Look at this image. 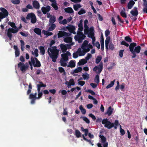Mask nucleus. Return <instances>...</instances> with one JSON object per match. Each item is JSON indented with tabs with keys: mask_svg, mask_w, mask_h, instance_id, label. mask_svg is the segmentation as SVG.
I'll use <instances>...</instances> for the list:
<instances>
[{
	"mask_svg": "<svg viewBox=\"0 0 147 147\" xmlns=\"http://www.w3.org/2000/svg\"><path fill=\"white\" fill-rule=\"evenodd\" d=\"M59 50L57 49L56 46L52 47L51 48H48L47 52L53 62H56L59 55Z\"/></svg>",
	"mask_w": 147,
	"mask_h": 147,
	"instance_id": "f257e3e1",
	"label": "nucleus"
},
{
	"mask_svg": "<svg viewBox=\"0 0 147 147\" xmlns=\"http://www.w3.org/2000/svg\"><path fill=\"white\" fill-rule=\"evenodd\" d=\"M102 124L105 125V127L109 129H110L113 127L115 129H116L117 128V126L119 125L118 120H115L113 123H111L107 118L103 119L102 121Z\"/></svg>",
	"mask_w": 147,
	"mask_h": 147,
	"instance_id": "f03ea898",
	"label": "nucleus"
},
{
	"mask_svg": "<svg viewBox=\"0 0 147 147\" xmlns=\"http://www.w3.org/2000/svg\"><path fill=\"white\" fill-rule=\"evenodd\" d=\"M8 24L13 28H9L7 30V34L9 40H11L12 37V33L15 34L17 33L18 30L19 28L16 26L14 23L9 22Z\"/></svg>",
	"mask_w": 147,
	"mask_h": 147,
	"instance_id": "7ed1b4c3",
	"label": "nucleus"
},
{
	"mask_svg": "<svg viewBox=\"0 0 147 147\" xmlns=\"http://www.w3.org/2000/svg\"><path fill=\"white\" fill-rule=\"evenodd\" d=\"M77 35L74 36L75 40L79 43H81L86 36L83 34V32L80 31H77Z\"/></svg>",
	"mask_w": 147,
	"mask_h": 147,
	"instance_id": "20e7f679",
	"label": "nucleus"
},
{
	"mask_svg": "<svg viewBox=\"0 0 147 147\" xmlns=\"http://www.w3.org/2000/svg\"><path fill=\"white\" fill-rule=\"evenodd\" d=\"M0 10L1 12H0V22L2 19L7 17L9 14L7 9L3 7H1Z\"/></svg>",
	"mask_w": 147,
	"mask_h": 147,
	"instance_id": "39448f33",
	"label": "nucleus"
},
{
	"mask_svg": "<svg viewBox=\"0 0 147 147\" xmlns=\"http://www.w3.org/2000/svg\"><path fill=\"white\" fill-rule=\"evenodd\" d=\"M103 69V63L102 62H100L98 65L96 66L93 68V70L96 72V73L100 74L102 71Z\"/></svg>",
	"mask_w": 147,
	"mask_h": 147,
	"instance_id": "423d86ee",
	"label": "nucleus"
},
{
	"mask_svg": "<svg viewBox=\"0 0 147 147\" xmlns=\"http://www.w3.org/2000/svg\"><path fill=\"white\" fill-rule=\"evenodd\" d=\"M18 67L23 72H24L28 69V64L25 65L24 63L20 62L18 64Z\"/></svg>",
	"mask_w": 147,
	"mask_h": 147,
	"instance_id": "0eeeda50",
	"label": "nucleus"
},
{
	"mask_svg": "<svg viewBox=\"0 0 147 147\" xmlns=\"http://www.w3.org/2000/svg\"><path fill=\"white\" fill-rule=\"evenodd\" d=\"M81 129L82 131H84V135L86 136L88 134V136L91 138H94V136L93 134H92L88 132V129H84L83 127H81Z\"/></svg>",
	"mask_w": 147,
	"mask_h": 147,
	"instance_id": "6e6552de",
	"label": "nucleus"
},
{
	"mask_svg": "<svg viewBox=\"0 0 147 147\" xmlns=\"http://www.w3.org/2000/svg\"><path fill=\"white\" fill-rule=\"evenodd\" d=\"M70 35V34L64 31H59L58 33V37L59 38L63 36L67 37Z\"/></svg>",
	"mask_w": 147,
	"mask_h": 147,
	"instance_id": "1a4fd4ad",
	"label": "nucleus"
},
{
	"mask_svg": "<svg viewBox=\"0 0 147 147\" xmlns=\"http://www.w3.org/2000/svg\"><path fill=\"white\" fill-rule=\"evenodd\" d=\"M137 45L136 43L133 42L131 43L129 46V50L131 52V53L133 55V57L135 56L134 53V47L136 46Z\"/></svg>",
	"mask_w": 147,
	"mask_h": 147,
	"instance_id": "9d476101",
	"label": "nucleus"
},
{
	"mask_svg": "<svg viewBox=\"0 0 147 147\" xmlns=\"http://www.w3.org/2000/svg\"><path fill=\"white\" fill-rule=\"evenodd\" d=\"M66 28L69 30L70 33L74 34H76V32L75 31V30L76 29L75 26L70 25L69 26H66Z\"/></svg>",
	"mask_w": 147,
	"mask_h": 147,
	"instance_id": "9b49d317",
	"label": "nucleus"
},
{
	"mask_svg": "<svg viewBox=\"0 0 147 147\" xmlns=\"http://www.w3.org/2000/svg\"><path fill=\"white\" fill-rule=\"evenodd\" d=\"M51 7L49 5H47L46 7H42L41 8V10L43 14H45L47 13L50 11Z\"/></svg>",
	"mask_w": 147,
	"mask_h": 147,
	"instance_id": "f8f14e48",
	"label": "nucleus"
},
{
	"mask_svg": "<svg viewBox=\"0 0 147 147\" xmlns=\"http://www.w3.org/2000/svg\"><path fill=\"white\" fill-rule=\"evenodd\" d=\"M141 49V47L139 46H138L135 47L134 50V53L135 55V56L134 57H133V55L132 56V58H134L136 57V53H139L140 52Z\"/></svg>",
	"mask_w": 147,
	"mask_h": 147,
	"instance_id": "ddd939ff",
	"label": "nucleus"
},
{
	"mask_svg": "<svg viewBox=\"0 0 147 147\" xmlns=\"http://www.w3.org/2000/svg\"><path fill=\"white\" fill-rule=\"evenodd\" d=\"M32 5L34 8L36 9H38L39 8L40 5L38 2L36 0L33 1Z\"/></svg>",
	"mask_w": 147,
	"mask_h": 147,
	"instance_id": "4468645a",
	"label": "nucleus"
},
{
	"mask_svg": "<svg viewBox=\"0 0 147 147\" xmlns=\"http://www.w3.org/2000/svg\"><path fill=\"white\" fill-rule=\"evenodd\" d=\"M40 84H37V90L38 92H41L40 91V88L41 87H46V84H43L42 82H39Z\"/></svg>",
	"mask_w": 147,
	"mask_h": 147,
	"instance_id": "2eb2a0df",
	"label": "nucleus"
},
{
	"mask_svg": "<svg viewBox=\"0 0 147 147\" xmlns=\"http://www.w3.org/2000/svg\"><path fill=\"white\" fill-rule=\"evenodd\" d=\"M113 110V109L110 106L108 107L107 112H105V114H107L109 116H110L112 114Z\"/></svg>",
	"mask_w": 147,
	"mask_h": 147,
	"instance_id": "dca6fc26",
	"label": "nucleus"
},
{
	"mask_svg": "<svg viewBox=\"0 0 147 147\" xmlns=\"http://www.w3.org/2000/svg\"><path fill=\"white\" fill-rule=\"evenodd\" d=\"M34 59L35 60V63L34 65V67H39L41 66V65L40 63V61L38 60L37 58L36 57H35Z\"/></svg>",
	"mask_w": 147,
	"mask_h": 147,
	"instance_id": "f3484780",
	"label": "nucleus"
},
{
	"mask_svg": "<svg viewBox=\"0 0 147 147\" xmlns=\"http://www.w3.org/2000/svg\"><path fill=\"white\" fill-rule=\"evenodd\" d=\"M135 2L132 0H130L127 4V7L129 9H131L134 5Z\"/></svg>",
	"mask_w": 147,
	"mask_h": 147,
	"instance_id": "a211bd4d",
	"label": "nucleus"
},
{
	"mask_svg": "<svg viewBox=\"0 0 147 147\" xmlns=\"http://www.w3.org/2000/svg\"><path fill=\"white\" fill-rule=\"evenodd\" d=\"M59 46L63 53H64L66 52L67 48L65 45L61 44L59 45Z\"/></svg>",
	"mask_w": 147,
	"mask_h": 147,
	"instance_id": "6ab92c4d",
	"label": "nucleus"
},
{
	"mask_svg": "<svg viewBox=\"0 0 147 147\" xmlns=\"http://www.w3.org/2000/svg\"><path fill=\"white\" fill-rule=\"evenodd\" d=\"M56 20V18L55 16H51L49 20V25H50L51 24H54Z\"/></svg>",
	"mask_w": 147,
	"mask_h": 147,
	"instance_id": "aec40b11",
	"label": "nucleus"
},
{
	"mask_svg": "<svg viewBox=\"0 0 147 147\" xmlns=\"http://www.w3.org/2000/svg\"><path fill=\"white\" fill-rule=\"evenodd\" d=\"M38 49L40 50V53L42 55H44L45 53V50L44 47L42 46H40L38 47Z\"/></svg>",
	"mask_w": 147,
	"mask_h": 147,
	"instance_id": "412c9836",
	"label": "nucleus"
},
{
	"mask_svg": "<svg viewBox=\"0 0 147 147\" xmlns=\"http://www.w3.org/2000/svg\"><path fill=\"white\" fill-rule=\"evenodd\" d=\"M143 1L144 3L143 4L144 7L143 9V11L147 13V1L146 0H143Z\"/></svg>",
	"mask_w": 147,
	"mask_h": 147,
	"instance_id": "4be33fe9",
	"label": "nucleus"
},
{
	"mask_svg": "<svg viewBox=\"0 0 147 147\" xmlns=\"http://www.w3.org/2000/svg\"><path fill=\"white\" fill-rule=\"evenodd\" d=\"M76 64L75 62L73 60H71L69 62V64L67 65V67H70L71 68L74 67H75Z\"/></svg>",
	"mask_w": 147,
	"mask_h": 147,
	"instance_id": "5701e85b",
	"label": "nucleus"
},
{
	"mask_svg": "<svg viewBox=\"0 0 147 147\" xmlns=\"http://www.w3.org/2000/svg\"><path fill=\"white\" fill-rule=\"evenodd\" d=\"M64 10L65 12L68 13H71L74 12V11L72 8L68 7L65 8Z\"/></svg>",
	"mask_w": 147,
	"mask_h": 147,
	"instance_id": "b1692460",
	"label": "nucleus"
},
{
	"mask_svg": "<svg viewBox=\"0 0 147 147\" xmlns=\"http://www.w3.org/2000/svg\"><path fill=\"white\" fill-rule=\"evenodd\" d=\"M82 69L81 67H78L76 69L73 71V72L71 73L72 74H73L74 73H77L79 72H80L82 71Z\"/></svg>",
	"mask_w": 147,
	"mask_h": 147,
	"instance_id": "393cba45",
	"label": "nucleus"
},
{
	"mask_svg": "<svg viewBox=\"0 0 147 147\" xmlns=\"http://www.w3.org/2000/svg\"><path fill=\"white\" fill-rule=\"evenodd\" d=\"M34 32L39 35L41 34V29L38 28H35L34 29Z\"/></svg>",
	"mask_w": 147,
	"mask_h": 147,
	"instance_id": "a878e982",
	"label": "nucleus"
},
{
	"mask_svg": "<svg viewBox=\"0 0 147 147\" xmlns=\"http://www.w3.org/2000/svg\"><path fill=\"white\" fill-rule=\"evenodd\" d=\"M110 38L109 36L107 37L105 40V47L106 49H108V46L110 42Z\"/></svg>",
	"mask_w": 147,
	"mask_h": 147,
	"instance_id": "bb28decb",
	"label": "nucleus"
},
{
	"mask_svg": "<svg viewBox=\"0 0 147 147\" xmlns=\"http://www.w3.org/2000/svg\"><path fill=\"white\" fill-rule=\"evenodd\" d=\"M35 15V14L33 13H29L26 16V19L27 20L31 19Z\"/></svg>",
	"mask_w": 147,
	"mask_h": 147,
	"instance_id": "cd10ccee",
	"label": "nucleus"
},
{
	"mask_svg": "<svg viewBox=\"0 0 147 147\" xmlns=\"http://www.w3.org/2000/svg\"><path fill=\"white\" fill-rule=\"evenodd\" d=\"M130 13L134 16H137L138 14V10H131L130 12Z\"/></svg>",
	"mask_w": 147,
	"mask_h": 147,
	"instance_id": "c85d7f7f",
	"label": "nucleus"
},
{
	"mask_svg": "<svg viewBox=\"0 0 147 147\" xmlns=\"http://www.w3.org/2000/svg\"><path fill=\"white\" fill-rule=\"evenodd\" d=\"M87 62L86 60L85 59H82L78 62V65H81L86 64Z\"/></svg>",
	"mask_w": 147,
	"mask_h": 147,
	"instance_id": "c756f323",
	"label": "nucleus"
},
{
	"mask_svg": "<svg viewBox=\"0 0 147 147\" xmlns=\"http://www.w3.org/2000/svg\"><path fill=\"white\" fill-rule=\"evenodd\" d=\"M64 41L66 43H69L72 41V39L70 37H67L64 38Z\"/></svg>",
	"mask_w": 147,
	"mask_h": 147,
	"instance_id": "7c9ffc66",
	"label": "nucleus"
},
{
	"mask_svg": "<svg viewBox=\"0 0 147 147\" xmlns=\"http://www.w3.org/2000/svg\"><path fill=\"white\" fill-rule=\"evenodd\" d=\"M102 59V56L101 55H98L96 59L95 62L97 64H98Z\"/></svg>",
	"mask_w": 147,
	"mask_h": 147,
	"instance_id": "2f4dec72",
	"label": "nucleus"
},
{
	"mask_svg": "<svg viewBox=\"0 0 147 147\" xmlns=\"http://www.w3.org/2000/svg\"><path fill=\"white\" fill-rule=\"evenodd\" d=\"M51 26L49 27L48 29L49 31H51L55 29L56 27V25L55 24H51Z\"/></svg>",
	"mask_w": 147,
	"mask_h": 147,
	"instance_id": "473e14b6",
	"label": "nucleus"
},
{
	"mask_svg": "<svg viewBox=\"0 0 147 147\" xmlns=\"http://www.w3.org/2000/svg\"><path fill=\"white\" fill-rule=\"evenodd\" d=\"M115 80H114L113 81H112L106 87V88L108 89L112 87L114 84L115 82Z\"/></svg>",
	"mask_w": 147,
	"mask_h": 147,
	"instance_id": "72a5a7b5",
	"label": "nucleus"
},
{
	"mask_svg": "<svg viewBox=\"0 0 147 147\" xmlns=\"http://www.w3.org/2000/svg\"><path fill=\"white\" fill-rule=\"evenodd\" d=\"M75 135L76 137L78 138L80 137L81 136V133L78 129L76 130Z\"/></svg>",
	"mask_w": 147,
	"mask_h": 147,
	"instance_id": "f704fd0d",
	"label": "nucleus"
},
{
	"mask_svg": "<svg viewBox=\"0 0 147 147\" xmlns=\"http://www.w3.org/2000/svg\"><path fill=\"white\" fill-rule=\"evenodd\" d=\"M81 6L80 4H77L74 5L73 8L75 11H77L78 8H80Z\"/></svg>",
	"mask_w": 147,
	"mask_h": 147,
	"instance_id": "c9c22d12",
	"label": "nucleus"
},
{
	"mask_svg": "<svg viewBox=\"0 0 147 147\" xmlns=\"http://www.w3.org/2000/svg\"><path fill=\"white\" fill-rule=\"evenodd\" d=\"M79 108L83 114L84 115L86 114V110L82 107V105L80 106Z\"/></svg>",
	"mask_w": 147,
	"mask_h": 147,
	"instance_id": "e433bc0d",
	"label": "nucleus"
},
{
	"mask_svg": "<svg viewBox=\"0 0 147 147\" xmlns=\"http://www.w3.org/2000/svg\"><path fill=\"white\" fill-rule=\"evenodd\" d=\"M51 5L55 10H57L58 9V7L57 5V2L55 3H52Z\"/></svg>",
	"mask_w": 147,
	"mask_h": 147,
	"instance_id": "4c0bfd02",
	"label": "nucleus"
},
{
	"mask_svg": "<svg viewBox=\"0 0 147 147\" xmlns=\"http://www.w3.org/2000/svg\"><path fill=\"white\" fill-rule=\"evenodd\" d=\"M94 81L97 84L99 82V77L98 75H96L94 79Z\"/></svg>",
	"mask_w": 147,
	"mask_h": 147,
	"instance_id": "58836bf2",
	"label": "nucleus"
},
{
	"mask_svg": "<svg viewBox=\"0 0 147 147\" xmlns=\"http://www.w3.org/2000/svg\"><path fill=\"white\" fill-rule=\"evenodd\" d=\"M124 39L126 41L128 42H132L131 38L129 36L125 37Z\"/></svg>",
	"mask_w": 147,
	"mask_h": 147,
	"instance_id": "ea45409f",
	"label": "nucleus"
},
{
	"mask_svg": "<svg viewBox=\"0 0 147 147\" xmlns=\"http://www.w3.org/2000/svg\"><path fill=\"white\" fill-rule=\"evenodd\" d=\"M38 50L37 49H35L34 51V53L33 51H32V54L33 55L34 54L35 55L36 57H38Z\"/></svg>",
	"mask_w": 147,
	"mask_h": 147,
	"instance_id": "a19ab883",
	"label": "nucleus"
},
{
	"mask_svg": "<svg viewBox=\"0 0 147 147\" xmlns=\"http://www.w3.org/2000/svg\"><path fill=\"white\" fill-rule=\"evenodd\" d=\"M99 137L101 138L102 141V143H105V142H106V138L104 136L100 135Z\"/></svg>",
	"mask_w": 147,
	"mask_h": 147,
	"instance_id": "79ce46f5",
	"label": "nucleus"
},
{
	"mask_svg": "<svg viewBox=\"0 0 147 147\" xmlns=\"http://www.w3.org/2000/svg\"><path fill=\"white\" fill-rule=\"evenodd\" d=\"M37 20L36 17L35 15L34 17L31 19V22L32 24H35Z\"/></svg>",
	"mask_w": 147,
	"mask_h": 147,
	"instance_id": "37998d69",
	"label": "nucleus"
},
{
	"mask_svg": "<svg viewBox=\"0 0 147 147\" xmlns=\"http://www.w3.org/2000/svg\"><path fill=\"white\" fill-rule=\"evenodd\" d=\"M61 56L62 57L63 60H67L68 59V56L65 53H63L61 55Z\"/></svg>",
	"mask_w": 147,
	"mask_h": 147,
	"instance_id": "c03bdc74",
	"label": "nucleus"
},
{
	"mask_svg": "<svg viewBox=\"0 0 147 147\" xmlns=\"http://www.w3.org/2000/svg\"><path fill=\"white\" fill-rule=\"evenodd\" d=\"M82 137H83V139L86 141L87 142H89V143L91 144L92 146H93L94 144H92V143L91 142V141L90 140H88V139H87L84 136V134H82Z\"/></svg>",
	"mask_w": 147,
	"mask_h": 147,
	"instance_id": "a18cd8bd",
	"label": "nucleus"
},
{
	"mask_svg": "<svg viewBox=\"0 0 147 147\" xmlns=\"http://www.w3.org/2000/svg\"><path fill=\"white\" fill-rule=\"evenodd\" d=\"M80 118L81 119L82 118L85 121L86 123H90V121L86 117H80Z\"/></svg>",
	"mask_w": 147,
	"mask_h": 147,
	"instance_id": "49530a36",
	"label": "nucleus"
},
{
	"mask_svg": "<svg viewBox=\"0 0 147 147\" xmlns=\"http://www.w3.org/2000/svg\"><path fill=\"white\" fill-rule=\"evenodd\" d=\"M84 80L86 79L88 80L89 78V75L87 73H86L85 74H83L82 75Z\"/></svg>",
	"mask_w": 147,
	"mask_h": 147,
	"instance_id": "de8ad7c7",
	"label": "nucleus"
},
{
	"mask_svg": "<svg viewBox=\"0 0 147 147\" xmlns=\"http://www.w3.org/2000/svg\"><path fill=\"white\" fill-rule=\"evenodd\" d=\"M59 71L60 73H63L64 74H65V72L64 68L62 67H59Z\"/></svg>",
	"mask_w": 147,
	"mask_h": 147,
	"instance_id": "09e8293b",
	"label": "nucleus"
},
{
	"mask_svg": "<svg viewBox=\"0 0 147 147\" xmlns=\"http://www.w3.org/2000/svg\"><path fill=\"white\" fill-rule=\"evenodd\" d=\"M120 14L123 17L126 18L127 17V15L125 12L122 10L120 12Z\"/></svg>",
	"mask_w": 147,
	"mask_h": 147,
	"instance_id": "8fccbe9b",
	"label": "nucleus"
},
{
	"mask_svg": "<svg viewBox=\"0 0 147 147\" xmlns=\"http://www.w3.org/2000/svg\"><path fill=\"white\" fill-rule=\"evenodd\" d=\"M61 65L63 67H65L67 65L66 63L64 61V60L61 59L60 60Z\"/></svg>",
	"mask_w": 147,
	"mask_h": 147,
	"instance_id": "3c124183",
	"label": "nucleus"
},
{
	"mask_svg": "<svg viewBox=\"0 0 147 147\" xmlns=\"http://www.w3.org/2000/svg\"><path fill=\"white\" fill-rule=\"evenodd\" d=\"M78 31H80L81 32L83 31V27L82 25L81 24H78Z\"/></svg>",
	"mask_w": 147,
	"mask_h": 147,
	"instance_id": "603ef678",
	"label": "nucleus"
},
{
	"mask_svg": "<svg viewBox=\"0 0 147 147\" xmlns=\"http://www.w3.org/2000/svg\"><path fill=\"white\" fill-rule=\"evenodd\" d=\"M86 13L84 9H82L80 10L78 12V14L80 15Z\"/></svg>",
	"mask_w": 147,
	"mask_h": 147,
	"instance_id": "864d4df0",
	"label": "nucleus"
},
{
	"mask_svg": "<svg viewBox=\"0 0 147 147\" xmlns=\"http://www.w3.org/2000/svg\"><path fill=\"white\" fill-rule=\"evenodd\" d=\"M92 57V55L90 53H88L87 55V56L85 57V59L87 61V60H89Z\"/></svg>",
	"mask_w": 147,
	"mask_h": 147,
	"instance_id": "5fc2aeb1",
	"label": "nucleus"
},
{
	"mask_svg": "<svg viewBox=\"0 0 147 147\" xmlns=\"http://www.w3.org/2000/svg\"><path fill=\"white\" fill-rule=\"evenodd\" d=\"M45 32L44 34L45 35L47 36L52 35L53 34V33L52 32H49L47 31H45L44 30Z\"/></svg>",
	"mask_w": 147,
	"mask_h": 147,
	"instance_id": "6e6d98bb",
	"label": "nucleus"
},
{
	"mask_svg": "<svg viewBox=\"0 0 147 147\" xmlns=\"http://www.w3.org/2000/svg\"><path fill=\"white\" fill-rule=\"evenodd\" d=\"M121 45H125L127 47H128L129 46V44L124 40H123L121 42Z\"/></svg>",
	"mask_w": 147,
	"mask_h": 147,
	"instance_id": "4d7b16f0",
	"label": "nucleus"
},
{
	"mask_svg": "<svg viewBox=\"0 0 147 147\" xmlns=\"http://www.w3.org/2000/svg\"><path fill=\"white\" fill-rule=\"evenodd\" d=\"M11 2L15 4H18L20 3L19 0H12Z\"/></svg>",
	"mask_w": 147,
	"mask_h": 147,
	"instance_id": "13d9d810",
	"label": "nucleus"
},
{
	"mask_svg": "<svg viewBox=\"0 0 147 147\" xmlns=\"http://www.w3.org/2000/svg\"><path fill=\"white\" fill-rule=\"evenodd\" d=\"M120 132L121 133V135L123 136L125 134V131L124 129H123L121 128V126L120 125Z\"/></svg>",
	"mask_w": 147,
	"mask_h": 147,
	"instance_id": "bf43d9fd",
	"label": "nucleus"
},
{
	"mask_svg": "<svg viewBox=\"0 0 147 147\" xmlns=\"http://www.w3.org/2000/svg\"><path fill=\"white\" fill-rule=\"evenodd\" d=\"M59 24H63V25H64L66 24L67 23V22L66 19H64L62 21L60 22H59Z\"/></svg>",
	"mask_w": 147,
	"mask_h": 147,
	"instance_id": "052dcab7",
	"label": "nucleus"
},
{
	"mask_svg": "<svg viewBox=\"0 0 147 147\" xmlns=\"http://www.w3.org/2000/svg\"><path fill=\"white\" fill-rule=\"evenodd\" d=\"M86 92H89L93 95H95V93L93 90H88Z\"/></svg>",
	"mask_w": 147,
	"mask_h": 147,
	"instance_id": "680f3d73",
	"label": "nucleus"
},
{
	"mask_svg": "<svg viewBox=\"0 0 147 147\" xmlns=\"http://www.w3.org/2000/svg\"><path fill=\"white\" fill-rule=\"evenodd\" d=\"M31 61H30L32 64H33V65L34 66V64L35 63V59H34V57H32V56L31 57Z\"/></svg>",
	"mask_w": 147,
	"mask_h": 147,
	"instance_id": "e2e57ef3",
	"label": "nucleus"
},
{
	"mask_svg": "<svg viewBox=\"0 0 147 147\" xmlns=\"http://www.w3.org/2000/svg\"><path fill=\"white\" fill-rule=\"evenodd\" d=\"M94 36V34L93 32H90L88 34V37L91 38Z\"/></svg>",
	"mask_w": 147,
	"mask_h": 147,
	"instance_id": "0e129e2a",
	"label": "nucleus"
},
{
	"mask_svg": "<svg viewBox=\"0 0 147 147\" xmlns=\"http://www.w3.org/2000/svg\"><path fill=\"white\" fill-rule=\"evenodd\" d=\"M86 51L85 49H82V53L79 54V56H84L85 54L86 53Z\"/></svg>",
	"mask_w": 147,
	"mask_h": 147,
	"instance_id": "69168bd1",
	"label": "nucleus"
},
{
	"mask_svg": "<svg viewBox=\"0 0 147 147\" xmlns=\"http://www.w3.org/2000/svg\"><path fill=\"white\" fill-rule=\"evenodd\" d=\"M124 51V50H120L119 51V55L121 57H122L123 56V53Z\"/></svg>",
	"mask_w": 147,
	"mask_h": 147,
	"instance_id": "338daca9",
	"label": "nucleus"
},
{
	"mask_svg": "<svg viewBox=\"0 0 147 147\" xmlns=\"http://www.w3.org/2000/svg\"><path fill=\"white\" fill-rule=\"evenodd\" d=\"M69 82H70V84L71 85H74L75 84V82L74 80L73 79H71L69 80Z\"/></svg>",
	"mask_w": 147,
	"mask_h": 147,
	"instance_id": "774afa93",
	"label": "nucleus"
}]
</instances>
